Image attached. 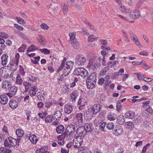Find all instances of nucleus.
<instances>
[{"label":"nucleus","mask_w":153,"mask_h":153,"mask_svg":"<svg viewBox=\"0 0 153 153\" xmlns=\"http://www.w3.org/2000/svg\"><path fill=\"white\" fill-rule=\"evenodd\" d=\"M74 74V75L80 76L83 78L88 77V71L85 69L81 67L75 68Z\"/></svg>","instance_id":"1"},{"label":"nucleus","mask_w":153,"mask_h":153,"mask_svg":"<svg viewBox=\"0 0 153 153\" xmlns=\"http://www.w3.org/2000/svg\"><path fill=\"white\" fill-rule=\"evenodd\" d=\"M75 126L71 125L68 126L66 128L65 133V136L67 137L68 140H71L73 137V134L75 131Z\"/></svg>","instance_id":"2"},{"label":"nucleus","mask_w":153,"mask_h":153,"mask_svg":"<svg viewBox=\"0 0 153 153\" xmlns=\"http://www.w3.org/2000/svg\"><path fill=\"white\" fill-rule=\"evenodd\" d=\"M86 62V59L81 55H78L75 58V62L78 65H84Z\"/></svg>","instance_id":"3"},{"label":"nucleus","mask_w":153,"mask_h":153,"mask_svg":"<svg viewBox=\"0 0 153 153\" xmlns=\"http://www.w3.org/2000/svg\"><path fill=\"white\" fill-rule=\"evenodd\" d=\"M82 138L81 137L76 136L74 139L73 145L75 148H79L81 145L82 142Z\"/></svg>","instance_id":"4"},{"label":"nucleus","mask_w":153,"mask_h":153,"mask_svg":"<svg viewBox=\"0 0 153 153\" xmlns=\"http://www.w3.org/2000/svg\"><path fill=\"white\" fill-rule=\"evenodd\" d=\"M76 133L79 136L81 137L82 138L84 137L86 134L84 126H80L77 128Z\"/></svg>","instance_id":"5"},{"label":"nucleus","mask_w":153,"mask_h":153,"mask_svg":"<svg viewBox=\"0 0 153 153\" xmlns=\"http://www.w3.org/2000/svg\"><path fill=\"white\" fill-rule=\"evenodd\" d=\"M8 96L9 97V95L7 94L1 95L0 96V103L3 105L7 104L8 101Z\"/></svg>","instance_id":"6"},{"label":"nucleus","mask_w":153,"mask_h":153,"mask_svg":"<svg viewBox=\"0 0 153 153\" xmlns=\"http://www.w3.org/2000/svg\"><path fill=\"white\" fill-rule=\"evenodd\" d=\"M73 106L71 105H69L67 104L65 105L64 107L65 113L68 114H70L73 111Z\"/></svg>","instance_id":"7"},{"label":"nucleus","mask_w":153,"mask_h":153,"mask_svg":"<svg viewBox=\"0 0 153 153\" xmlns=\"http://www.w3.org/2000/svg\"><path fill=\"white\" fill-rule=\"evenodd\" d=\"M79 93L77 91H74L73 92L70 94L71 99L72 102L75 103L76 102V100L78 96Z\"/></svg>","instance_id":"8"},{"label":"nucleus","mask_w":153,"mask_h":153,"mask_svg":"<svg viewBox=\"0 0 153 153\" xmlns=\"http://www.w3.org/2000/svg\"><path fill=\"white\" fill-rule=\"evenodd\" d=\"M10 92V93H8L7 94L9 95L10 94L14 95L16 94V93L17 90H18L17 87L14 86L10 85V88L8 89Z\"/></svg>","instance_id":"9"},{"label":"nucleus","mask_w":153,"mask_h":153,"mask_svg":"<svg viewBox=\"0 0 153 153\" xmlns=\"http://www.w3.org/2000/svg\"><path fill=\"white\" fill-rule=\"evenodd\" d=\"M84 128L86 133L91 131L93 128L92 124L88 123H86L85 124Z\"/></svg>","instance_id":"10"},{"label":"nucleus","mask_w":153,"mask_h":153,"mask_svg":"<svg viewBox=\"0 0 153 153\" xmlns=\"http://www.w3.org/2000/svg\"><path fill=\"white\" fill-rule=\"evenodd\" d=\"M1 59L2 65L4 66L6 65L8 60V56L7 54L2 55L1 56Z\"/></svg>","instance_id":"11"},{"label":"nucleus","mask_w":153,"mask_h":153,"mask_svg":"<svg viewBox=\"0 0 153 153\" xmlns=\"http://www.w3.org/2000/svg\"><path fill=\"white\" fill-rule=\"evenodd\" d=\"M86 81H96L97 80L96 78V73L94 72L91 73L88 77L86 79Z\"/></svg>","instance_id":"12"},{"label":"nucleus","mask_w":153,"mask_h":153,"mask_svg":"<svg viewBox=\"0 0 153 153\" xmlns=\"http://www.w3.org/2000/svg\"><path fill=\"white\" fill-rule=\"evenodd\" d=\"M8 140L9 141L11 147H15L17 145V140L16 139L12 137H9L8 138Z\"/></svg>","instance_id":"13"},{"label":"nucleus","mask_w":153,"mask_h":153,"mask_svg":"<svg viewBox=\"0 0 153 153\" xmlns=\"http://www.w3.org/2000/svg\"><path fill=\"white\" fill-rule=\"evenodd\" d=\"M125 122V119L123 115L118 117L117 119V123L120 125H123Z\"/></svg>","instance_id":"14"},{"label":"nucleus","mask_w":153,"mask_h":153,"mask_svg":"<svg viewBox=\"0 0 153 153\" xmlns=\"http://www.w3.org/2000/svg\"><path fill=\"white\" fill-rule=\"evenodd\" d=\"M135 115L134 112L129 111L127 112L124 115L126 118L132 119L134 117Z\"/></svg>","instance_id":"15"},{"label":"nucleus","mask_w":153,"mask_h":153,"mask_svg":"<svg viewBox=\"0 0 153 153\" xmlns=\"http://www.w3.org/2000/svg\"><path fill=\"white\" fill-rule=\"evenodd\" d=\"M9 106L12 108H16L18 106V103L16 100H12L9 102Z\"/></svg>","instance_id":"16"},{"label":"nucleus","mask_w":153,"mask_h":153,"mask_svg":"<svg viewBox=\"0 0 153 153\" xmlns=\"http://www.w3.org/2000/svg\"><path fill=\"white\" fill-rule=\"evenodd\" d=\"M123 131V128L121 126H119L117 127L115 130L113 131V133L115 135L118 136L121 134Z\"/></svg>","instance_id":"17"},{"label":"nucleus","mask_w":153,"mask_h":153,"mask_svg":"<svg viewBox=\"0 0 153 153\" xmlns=\"http://www.w3.org/2000/svg\"><path fill=\"white\" fill-rule=\"evenodd\" d=\"M82 114L79 113L76 115L75 119L77 120L79 123H82L83 122Z\"/></svg>","instance_id":"18"},{"label":"nucleus","mask_w":153,"mask_h":153,"mask_svg":"<svg viewBox=\"0 0 153 153\" xmlns=\"http://www.w3.org/2000/svg\"><path fill=\"white\" fill-rule=\"evenodd\" d=\"M125 126L129 129L132 130L134 128V124L132 121H128L126 123Z\"/></svg>","instance_id":"19"},{"label":"nucleus","mask_w":153,"mask_h":153,"mask_svg":"<svg viewBox=\"0 0 153 153\" xmlns=\"http://www.w3.org/2000/svg\"><path fill=\"white\" fill-rule=\"evenodd\" d=\"M86 85L87 88L88 89L92 88L94 86L96 83V81H86Z\"/></svg>","instance_id":"20"},{"label":"nucleus","mask_w":153,"mask_h":153,"mask_svg":"<svg viewBox=\"0 0 153 153\" xmlns=\"http://www.w3.org/2000/svg\"><path fill=\"white\" fill-rule=\"evenodd\" d=\"M11 83L8 81L6 80L2 82V88L4 89L6 88L7 89L10 88L11 85Z\"/></svg>","instance_id":"21"},{"label":"nucleus","mask_w":153,"mask_h":153,"mask_svg":"<svg viewBox=\"0 0 153 153\" xmlns=\"http://www.w3.org/2000/svg\"><path fill=\"white\" fill-rule=\"evenodd\" d=\"M64 126L62 125H59L56 128V131L58 134H61L62 133L64 130Z\"/></svg>","instance_id":"22"},{"label":"nucleus","mask_w":153,"mask_h":153,"mask_svg":"<svg viewBox=\"0 0 153 153\" xmlns=\"http://www.w3.org/2000/svg\"><path fill=\"white\" fill-rule=\"evenodd\" d=\"M71 70H70L68 68L66 67L65 65H64V67L62 71L63 74H65V75H64V76H67L70 73Z\"/></svg>","instance_id":"23"},{"label":"nucleus","mask_w":153,"mask_h":153,"mask_svg":"<svg viewBox=\"0 0 153 153\" xmlns=\"http://www.w3.org/2000/svg\"><path fill=\"white\" fill-rule=\"evenodd\" d=\"M20 57L19 53H16L15 54V61L16 62V67L13 68L14 70H16L18 67V64L19 63V60Z\"/></svg>","instance_id":"24"},{"label":"nucleus","mask_w":153,"mask_h":153,"mask_svg":"<svg viewBox=\"0 0 153 153\" xmlns=\"http://www.w3.org/2000/svg\"><path fill=\"white\" fill-rule=\"evenodd\" d=\"M70 42L72 45V46L74 48L76 49L79 48V44L76 39H75L74 41H70Z\"/></svg>","instance_id":"25"},{"label":"nucleus","mask_w":153,"mask_h":153,"mask_svg":"<svg viewBox=\"0 0 153 153\" xmlns=\"http://www.w3.org/2000/svg\"><path fill=\"white\" fill-rule=\"evenodd\" d=\"M53 115H55L54 118H56V120H57L58 119H59L61 118L62 116V113L61 111L57 110L54 112Z\"/></svg>","instance_id":"26"},{"label":"nucleus","mask_w":153,"mask_h":153,"mask_svg":"<svg viewBox=\"0 0 153 153\" xmlns=\"http://www.w3.org/2000/svg\"><path fill=\"white\" fill-rule=\"evenodd\" d=\"M24 131L21 129H17L16 131V134L18 137L20 138L22 137L24 134Z\"/></svg>","instance_id":"27"},{"label":"nucleus","mask_w":153,"mask_h":153,"mask_svg":"<svg viewBox=\"0 0 153 153\" xmlns=\"http://www.w3.org/2000/svg\"><path fill=\"white\" fill-rule=\"evenodd\" d=\"M38 49L39 47H37V46H35L34 45H32L28 48L27 51L28 53L29 52L33 51Z\"/></svg>","instance_id":"28"},{"label":"nucleus","mask_w":153,"mask_h":153,"mask_svg":"<svg viewBox=\"0 0 153 153\" xmlns=\"http://www.w3.org/2000/svg\"><path fill=\"white\" fill-rule=\"evenodd\" d=\"M29 139L33 144H35L38 141L36 137L34 135H32L29 137Z\"/></svg>","instance_id":"29"},{"label":"nucleus","mask_w":153,"mask_h":153,"mask_svg":"<svg viewBox=\"0 0 153 153\" xmlns=\"http://www.w3.org/2000/svg\"><path fill=\"white\" fill-rule=\"evenodd\" d=\"M94 109L92 108H89L88 109V110L86 112V114L87 116L86 117H89L90 116H91L94 114H95L96 113H94Z\"/></svg>","instance_id":"30"},{"label":"nucleus","mask_w":153,"mask_h":153,"mask_svg":"<svg viewBox=\"0 0 153 153\" xmlns=\"http://www.w3.org/2000/svg\"><path fill=\"white\" fill-rule=\"evenodd\" d=\"M101 105L99 104H95L93 107V109H94V111L95 113H97L100 109Z\"/></svg>","instance_id":"31"},{"label":"nucleus","mask_w":153,"mask_h":153,"mask_svg":"<svg viewBox=\"0 0 153 153\" xmlns=\"http://www.w3.org/2000/svg\"><path fill=\"white\" fill-rule=\"evenodd\" d=\"M74 65V62L72 61H68L66 62L65 66L69 68L70 70H72Z\"/></svg>","instance_id":"32"},{"label":"nucleus","mask_w":153,"mask_h":153,"mask_svg":"<svg viewBox=\"0 0 153 153\" xmlns=\"http://www.w3.org/2000/svg\"><path fill=\"white\" fill-rule=\"evenodd\" d=\"M98 38L96 37L94 35H92L88 37V40L89 42H91L96 40Z\"/></svg>","instance_id":"33"},{"label":"nucleus","mask_w":153,"mask_h":153,"mask_svg":"<svg viewBox=\"0 0 153 153\" xmlns=\"http://www.w3.org/2000/svg\"><path fill=\"white\" fill-rule=\"evenodd\" d=\"M12 151L9 149L4 147H1L0 148V153H11Z\"/></svg>","instance_id":"34"},{"label":"nucleus","mask_w":153,"mask_h":153,"mask_svg":"<svg viewBox=\"0 0 153 153\" xmlns=\"http://www.w3.org/2000/svg\"><path fill=\"white\" fill-rule=\"evenodd\" d=\"M23 84L25 88V91L24 92L26 93L28 91L29 88L31 86V84L27 82H24Z\"/></svg>","instance_id":"35"},{"label":"nucleus","mask_w":153,"mask_h":153,"mask_svg":"<svg viewBox=\"0 0 153 153\" xmlns=\"http://www.w3.org/2000/svg\"><path fill=\"white\" fill-rule=\"evenodd\" d=\"M129 16L130 18L134 19H135L139 17L140 15L139 14H135L133 12H131L129 13Z\"/></svg>","instance_id":"36"},{"label":"nucleus","mask_w":153,"mask_h":153,"mask_svg":"<svg viewBox=\"0 0 153 153\" xmlns=\"http://www.w3.org/2000/svg\"><path fill=\"white\" fill-rule=\"evenodd\" d=\"M22 79L20 74L18 75L16 77V84L19 85H21L22 82Z\"/></svg>","instance_id":"37"},{"label":"nucleus","mask_w":153,"mask_h":153,"mask_svg":"<svg viewBox=\"0 0 153 153\" xmlns=\"http://www.w3.org/2000/svg\"><path fill=\"white\" fill-rule=\"evenodd\" d=\"M54 115H53L52 116L51 115L48 116L46 117L45 119V121L46 123H48L51 122L53 119Z\"/></svg>","instance_id":"38"},{"label":"nucleus","mask_w":153,"mask_h":153,"mask_svg":"<svg viewBox=\"0 0 153 153\" xmlns=\"http://www.w3.org/2000/svg\"><path fill=\"white\" fill-rule=\"evenodd\" d=\"M70 37V41H74L75 39H76L75 38L76 33L75 32H73L70 33L69 35Z\"/></svg>","instance_id":"39"},{"label":"nucleus","mask_w":153,"mask_h":153,"mask_svg":"<svg viewBox=\"0 0 153 153\" xmlns=\"http://www.w3.org/2000/svg\"><path fill=\"white\" fill-rule=\"evenodd\" d=\"M38 41L41 45L44 46L45 45V39L42 36L40 37V38L38 39Z\"/></svg>","instance_id":"40"},{"label":"nucleus","mask_w":153,"mask_h":153,"mask_svg":"<svg viewBox=\"0 0 153 153\" xmlns=\"http://www.w3.org/2000/svg\"><path fill=\"white\" fill-rule=\"evenodd\" d=\"M119 10L121 12L126 13L130 11L129 9H126L124 5H122L119 8Z\"/></svg>","instance_id":"41"},{"label":"nucleus","mask_w":153,"mask_h":153,"mask_svg":"<svg viewBox=\"0 0 153 153\" xmlns=\"http://www.w3.org/2000/svg\"><path fill=\"white\" fill-rule=\"evenodd\" d=\"M62 6L63 7V11L64 14L66 13L68 11V6L65 3L62 4Z\"/></svg>","instance_id":"42"},{"label":"nucleus","mask_w":153,"mask_h":153,"mask_svg":"<svg viewBox=\"0 0 153 153\" xmlns=\"http://www.w3.org/2000/svg\"><path fill=\"white\" fill-rule=\"evenodd\" d=\"M53 65L52 62L48 64V69L49 72L51 73L53 72L54 71V68L52 67Z\"/></svg>","instance_id":"43"},{"label":"nucleus","mask_w":153,"mask_h":153,"mask_svg":"<svg viewBox=\"0 0 153 153\" xmlns=\"http://www.w3.org/2000/svg\"><path fill=\"white\" fill-rule=\"evenodd\" d=\"M114 123L111 122L109 123L106 125V127L109 130H111L113 129L114 127Z\"/></svg>","instance_id":"44"},{"label":"nucleus","mask_w":153,"mask_h":153,"mask_svg":"<svg viewBox=\"0 0 153 153\" xmlns=\"http://www.w3.org/2000/svg\"><path fill=\"white\" fill-rule=\"evenodd\" d=\"M64 75H65V74H63L59 76L57 79L58 82L62 81L66 79V78H65V76H64Z\"/></svg>","instance_id":"45"},{"label":"nucleus","mask_w":153,"mask_h":153,"mask_svg":"<svg viewBox=\"0 0 153 153\" xmlns=\"http://www.w3.org/2000/svg\"><path fill=\"white\" fill-rule=\"evenodd\" d=\"M130 35L131 39L133 40V42H135L138 39L136 35L134 34L133 33H130Z\"/></svg>","instance_id":"46"},{"label":"nucleus","mask_w":153,"mask_h":153,"mask_svg":"<svg viewBox=\"0 0 153 153\" xmlns=\"http://www.w3.org/2000/svg\"><path fill=\"white\" fill-rule=\"evenodd\" d=\"M0 37L7 39L8 37V35L4 32H0Z\"/></svg>","instance_id":"47"},{"label":"nucleus","mask_w":153,"mask_h":153,"mask_svg":"<svg viewBox=\"0 0 153 153\" xmlns=\"http://www.w3.org/2000/svg\"><path fill=\"white\" fill-rule=\"evenodd\" d=\"M106 124V123L103 122L100 125V129L101 131H104L105 126Z\"/></svg>","instance_id":"48"},{"label":"nucleus","mask_w":153,"mask_h":153,"mask_svg":"<svg viewBox=\"0 0 153 153\" xmlns=\"http://www.w3.org/2000/svg\"><path fill=\"white\" fill-rule=\"evenodd\" d=\"M114 114L112 115L111 113H109L108 115V118L109 120H114L115 119L114 116Z\"/></svg>","instance_id":"49"},{"label":"nucleus","mask_w":153,"mask_h":153,"mask_svg":"<svg viewBox=\"0 0 153 153\" xmlns=\"http://www.w3.org/2000/svg\"><path fill=\"white\" fill-rule=\"evenodd\" d=\"M39 51L45 54H48L50 53V51L49 50L46 48L40 49H39Z\"/></svg>","instance_id":"50"},{"label":"nucleus","mask_w":153,"mask_h":153,"mask_svg":"<svg viewBox=\"0 0 153 153\" xmlns=\"http://www.w3.org/2000/svg\"><path fill=\"white\" fill-rule=\"evenodd\" d=\"M4 145L5 147L11 148L10 145V143L9 142V141L7 139L5 140L4 141Z\"/></svg>","instance_id":"51"},{"label":"nucleus","mask_w":153,"mask_h":153,"mask_svg":"<svg viewBox=\"0 0 153 153\" xmlns=\"http://www.w3.org/2000/svg\"><path fill=\"white\" fill-rule=\"evenodd\" d=\"M27 47V46L26 44H23L19 48V50L20 52H24L26 48Z\"/></svg>","instance_id":"52"},{"label":"nucleus","mask_w":153,"mask_h":153,"mask_svg":"<svg viewBox=\"0 0 153 153\" xmlns=\"http://www.w3.org/2000/svg\"><path fill=\"white\" fill-rule=\"evenodd\" d=\"M117 110L118 111H120L121 109L122 106L120 105V102H117V104L116 105Z\"/></svg>","instance_id":"53"},{"label":"nucleus","mask_w":153,"mask_h":153,"mask_svg":"<svg viewBox=\"0 0 153 153\" xmlns=\"http://www.w3.org/2000/svg\"><path fill=\"white\" fill-rule=\"evenodd\" d=\"M46 151L45 149L43 148L39 149L37 150L36 153H46Z\"/></svg>","instance_id":"54"},{"label":"nucleus","mask_w":153,"mask_h":153,"mask_svg":"<svg viewBox=\"0 0 153 153\" xmlns=\"http://www.w3.org/2000/svg\"><path fill=\"white\" fill-rule=\"evenodd\" d=\"M16 32L22 38L24 39H26L27 37L24 33L19 31Z\"/></svg>","instance_id":"55"},{"label":"nucleus","mask_w":153,"mask_h":153,"mask_svg":"<svg viewBox=\"0 0 153 153\" xmlns=\"http://www.w3.org/2000/svg\"><path fill=\"white\" fill-rule=\"evenodd\" d=\"M16 19L18 20V21L19 24L21 25H24L25 24V22L23 19L19 17H17Z\"/></svg>","instance_id":"56"},{"label":"nucleus","mask_w":153,"mask_h":153,"mask_svg":"<svg viewBox=\"0 0 153 153\" xmlns=\"http://www.w3.org/2000/svg\"><path fill=\"white\" fill-rule=\"evenodd\" d=\"M52 102L47 101L45 103V106L47 108H49L52 105Z\"/></svg>","instance_id":"57"},{"label":"nucleus","mask_w":153,"mask_h":153,"mask_svg":"<svg viewBox=\"0 0 153 153\" xmlns=\"http://www.w3.org/2000/svg\"><path fill=\"white\" fill-rule=\"evenodd\" d=\"M150 146L149 143L147 144L143 147L142 151V153H145L146 152L147 148Z\"/></svg>","instance_id":"58"},{"label":"nucleus","mask_w":153,"mask_h":153,"mask_svg":"<svg viewBox=\"0 0 153 153\" xmlns=\"http://www.w3.org/2000/svg\"><path fill=\"white\" fill-rule=\"evenodd\" d=\"M36 91H35L33 90H32L30 89L29 91V93L30 94V96L32 97H33L35 96L36 94Z\"/></svg>","instance_id":"59"},{"label":"nucleus","mask_w":153,"mask_h":153,"mask_svg":"<svg viewBox=\"0 0 153 153\" xmlns=\"http://www.w3.org/2000/svg\"><path fill=\"white\" fill-rule=\"evenodd\" d=\"M14 26L17 28L18 30H23V27L21 26H20L19 25H18L15 24L14 25Z\"/></svg>","instance_id":"60"},{"label":"nucleus","mask_w":153,"mask_h":153,"mask_svg":"<svg viewBox=\"0 0 153 153\" xmlns=\"http://www.w3.org/2000/svg\"><path fill=\"white\" fill-rule=\"evenodd\" d=\"M137 78L139 80H141L143 77L145 76V75L142 74L140 73L137 74Z\"/></svg>","instance_id":"61"},{"label":"nucleus","mask_w":153,"mask_h":153,"mask_svg":"<svg viewBox=\"0 0 153 153\" xmlns=\"http://www.w3.org/2000/svg\"><path fill=\"white\" fill-rule=\"evenodd\" d=\"M113 66L112 65V62L109 61L108 62L107 64V66L105 67V68H107L108 69V68H112Z\"/></svg>","instance_id":"62"},{"label":"nucleus","mask_w":153,"mask_h":153,"mask_svg":"<svg viewBox=\"0 0 153 153\" xmlns=\"http://www.w3.org/2000/svg\"><path fill=\"white\" fill-rule=\"evenodd\" d=\"M40 26L42 28L45 30H47L48 28V25L45 23L42 24Z\"/></svg>","instance_id":"63"},{"label":"nucleus","mask_w":153,"mask_h":153,"mask_svg":"<svg viewBox=\"0 0 153 153\" xmlns=\"http://www.w3.org/2000/svg\"><path fill=\"white\" fill-rule=\"evenodd\" d=\"M29 79L30 81L32 82H34L36 79V77L32 75H29Z\"/></svg>","instance_id":"64"}]
</instances>
